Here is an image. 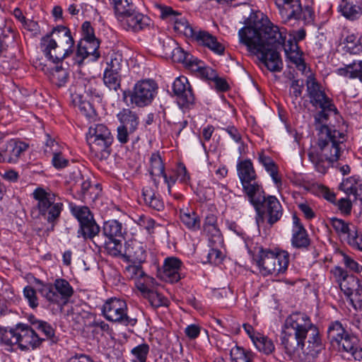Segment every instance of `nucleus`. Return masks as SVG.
<instances>
[{
    "mask_svg": "<svg viewBox=\"0 0 362 362\" xmlns=\"http://www.w3.org/2000/svg\"><path fill=\"white\" fill-rule=\"evenodd\" d=\"M280 346L295 362H313L324 350L318 329L304 313L289 315L282 327Z\"/></svg>",
    "mask_w": 362,
    "mask_h": 362,
    "instance_id": "1",
    "label": "nucleus"
},
{
    "mask_svg": "<svg viewBox=\"0 0 362 362\" xmlns=\"http://www.w3.org/2000/svg\"><path fill=\"white\" fill-rule=\"evenodd\" d=\"M317 136L316 146L311 148L308 155L315 170L325 174L332 164L339 160L345 135L327 125H322Z\"/></svg>",
    "mask_w": 362,
    "mask_h": 362,
    "instance_id": "2",
    "label": "nucleus"
},
{
    "mask_svg": "<svg viewBox=\"0 0 362 362\" xmlns=\"http://www.w3.org/2000/svg\"><path fill=\"white\" fill-rule=\"evenodd\" d=\"M285 30H281L266 19L256 21L252 25L245 26L238 32L240 42L247 46L248 50L264 47H275L284 44L286 40Z\"/></svg>",
    "mask_w": 362,
    "mask_h": 362,
    "instance_id": "3",
    "label": "nucleus"
},
{
    "mask_svg": "<svg viewBox=\"0 0 362 362\" xmlns=\"http://www.w3.org/2000/svg\"><path fill=\"white\" fill-rule=\"evenodd\" d=\"M33 197L37 201V204L32 210V215L37 212L35 218H42L54 226L64 209L60 198L50 190L42 187L36 188Z\"/></svg>",
    "mask_w": 362,
    "mask_h": 362,
    "instance_id": "4",
    "label": "nucleus"
},
{
    "mask_svg": "<svg viewBox=\"0 0 362 362\" xmlns=\"http://www.w3.org/2000/svg\"><path fill=\"white\" fill-rule=\"evenodd\" d=\"M253 259L262 275H278L287 269L289 255L286 251L277 252L260 247L254 255Z\"/></svg>",
    "mask_w": 362,
    "mask_h": 362,
    "instance_id": "5",
    "label": "nucleus"
},
{
    "mask_svg": "<svg viewBox=\"0 0 362 362\" xmlns=\"http://www.w3.org/2000/svg\"><path fill=\"white\" fill-rule=\"evenodd\" d=\"M249 201L257 211V225L266 221L269 225L273 226L281 219L283 215L282 206L277 198L274 196L266 197L263 190L250 197Z\"/></svg>",
    "mask_w": 362,
    "mask_h": 362,
    "instance_id": "6",
    "label": "nucleus"
},
{
    "mask_svg": "<svg viewBox=\"0 0 362 362\" xmlns=\"http://www.w3.org/2000/svg\"><path fill=\"white\" fill-rule=\"evenodd\" d=\"M90 151L100 160L106 159L111 153L113 136L104 124H93L90 126L86 135Z\"/></svg>",
    "mask_w": 362,
    "mask_h": 362,
    "instance_id": "7",
    "label": "nucleus"
},
{
    "mask_svg": "<svg viewBox=\"0 0 362 362\" xmlns=\"http://www.w3.org/2000/svg\"><path fill=\"white\" fill-rule=\"evenodd\" d=\"M35 282L40 285L37 291L42 297L49 303L64 306L69 302L74 294V288L69 282L64 279H57L53 284H45L41 280L35 279Z\"/></svg>",
    "mask_w": 362,
    "mask_h": 362,
    "instance_id": "8",
    "label": "nucleus"
},
{
    "mask_svg": "<svg viewBox=\"0 0 362 362\" xmlns=\"http://www.w3.org/2000/svg\"><path fill=\"white\" fill-rule=\"evenodd\" d=\"M128 69V63L119 52H112L107 58L103 81L110 89L117 90L120 88L122 76Z\"/></svg>",
    "mask_w": 362,
    "mask_h": 362,
    "instance_id": "9",
    "label": "nucleus"
},
{
    "mask_svg": "<svg viewBox=\"0 0 362 362\" xmlns=\"http://www.w3.org/2000/svg\"><path fill=\"white\" fill-rule=\"evenodd\" d=\"M70 210L79 223V228L77 231L78 238L82 237L86 240H92L98 236L100 227L88 206L73 205L71 206Z\"/></svg>",
    "mask_w": 362,
    "mask_h": 362,
    "instance_id": "10",
    "label": "nucleus"
},
{
    "mask_svg": "<svg viewBox=\"0 0 362 362\" xmlns=\"http://www.w3.org/2000/svg\"><path fill=\"white\" fill-rule=\"evenodd\" d=\"M102 313L108 321L124 326H134L137 322L136 319L128 316L127 303L120 298L107 299L103 305Z\"/></svg>",
    "mask_w": 362,
    "mask_h": 362,
    "instance_id": "11",
    "label": "nucleus"
},
{
    "mask_svg": "<svg viewBox=\"0 0 362 362\" xmlns=\"http://www.w3.org/2000/svg\"><path fill=\"white\" fill-rule=\"evenodd\" d=\"M237 170L243 192L249 199L263 190L262 186L256 181L257 174L250 160L240 161L237 165Z\"/></svg>",
    "mask_w": 362,
    "mask_h": 362,
    "instance_id": "12",
    "label": "nucleus"
},
{
    "mask_svg": "<svg viewBox=\"0 0 362 362\" xmlns=\"http://www.w3.org/2000/svg\"><path fill=\"white\" fill-rule=\"evenodd\" d=\"M157 89V84L153 80L138 81L129 93L131 104L139 107L149 105L156 95Z\"/></svg>",
    "mask_w": 362,
    "mask_h": 362,
    "instance_id": "13",
    "label": "nucleus"
},
{
    "mask_svg": "<svg viewBox=\"0 0 362 362\" xmlns=\"http://www.w3.org/2000/svg\"><path fill=\"white\" fill-rule=\"evenodd\" d=\"M281 18L288 21L291 19H313V11L309 6L302 8L300 0H275Z\"/></svg>",
    "mask_w": 362,
    "mask_h": 362,
    "instance_id": "14",
    "label": "nucleus"
},
{
    "mask_svg": "<svg viewBox=\"0 0 362 362\" xmlns=\"http://www.w3.org/2000/svg\"><path fill=\"white\" fill-rule=\"evenodd\" d=\"M306 91L309 101L314 107L316 109L332 108V100L312 75H310L306 80Z\"/></svg>",
    "mask_w": 362,
    "mask_h": 362,
    "instance_id": "15",
    "label": "nucleus"
},
{
    "mask_svg": "<svg viewBox=\"0 0 362 362\" xmlns=\"http://www.w3.org/2000/svg\"><path fill=\"white\" fill-rule=\"evenodd\" d=\"M138 290L141 291L144 298L148 299L153 307L168 306V299L158 291L153 278H147L146 281L143 283L139 282Z\"/></svg>",
    "mask_w": 362,
    "mask_h": 362,
    "instance_id": "16",
    "label": "nucleus"
},
{
    "mask_svg": "<svg viewBox=\"0 0 362 362\" xmlns=\"http://www.w3.org/2000/svg\"><path fill=\"white\" fill-rule=\"evenodd\" d=\"M18 346L21 350H28L39 346L44 339H41L30 326L18 324Z\"/></svg>",
    "mask_w": 362,
    "mask_h": 362,
    "instance_id": "17",
    "label": "nucleus"
},
{
    "mask_svg": "<svg viewBox=\"0 0 362 362\" xmlns=\"http://www.w3.org/2000/svg\"><path fill=\"white\" fill-rule=\"evenodd\" d=\"M274 47H264L259 50L257 49L248 50L257 54L261 62L271 71H280L282 69V62L280 55Z\"/></svg>",
    "mask_w": 362,
    "mask_h": 362,
    "instance_id": "18",
    "label": "nucleus"
},
{
    "mask_svg": "<svg viewBox=\"0 0 362 362\" xmlns=\"http://www.w3.org/2000/svg\"><path fill=\"white\" fill-rule=\"evenodd\" d=\"M274 47H264L259 50L257 49L248 50L257 54L261 62L271 71H280L282 69V62L280 55Z\"/></svg>",
    "mask_w": 362,
    "mask_h": 362,
    "instance_id": "19",
    "label": "nucleus"
},
{
    "mask_svg": "<svg viewBox=\"0 0 362 362\" xmlns=\"http://www.w3.org/2000/svg\"><path fill=\"white\" fill-rule=\"evenodd\" d=\"M40 45L46 57L53 62H59L72 54L64 48H60L55 39L50 37V35L42 37Z\"/></svg>",
    "mask_w": 362,
    "mask_h": 362,
    "instance_id": "20",
    "label": "nucleus"
},
{
    "mask_svg": "<svg viewBox=\"0 0 362 362\" xmlns=\"http://www.w3.org/2000/svg\"><path fill=\"white\" fill-rule=\"evenodd\" d=\"M174 93L178 97L179 103L183 107H188L194 102V95L191 86L185 76L177 78L173 86Z\"/></svg>",
    "mask_w": 362,
    "mask_h": 362,
    "instance_id": "21",
    "label": "nucleus"
},
{
    "mask_svg": "<svg viewBox=\"0 0 362 362\" xmlns=\"http://www.w3.org/2000/svg\"><path fill=\"white\" fill-rule=\"evenodd\" d=\"M124 28L127 30L139 32L149 28L151 20L147 16L134 9L121 19Z\"/></svg>",
    "mask_w": 362,
    "mask_h": 362,
    "instance_id": "22",
    "label": "nucleus"
},
{
    "mask_svg": "<svg viewBox=\"0 0 362 362\" xmlns=\"http://www.w3.org/2000/svg\"><path fill=\"white\" fill-rule=\"evenodd\" d=\"M182 262L177 257H171L165 259L160 278L171 284L176 283L181 279L180 270Z\"/></svg>",
    "mask_w": 362,
    "mask_h": 362,
    "instance_id": "23",
    "label": "nucleus"
},
{
    "mask_svg": "<svg viewBox=\"0 0 362 362\" xmlns=\"http://www.w3.org/2000/svg\"><path fill=\"white\" fill-rule=\"evenodd\" d=\"M291 244L296 248H306L310 243L306 230L296 214H293Z\"/></svg>",
    "mask_w": 362,
    "mask_h": 362,
    "instance_id": "24",
    "label": "nucleus"
},
{
    "mask_svg": "<svg viewBox=\"0 0 362 362\" xmlns=\"http://www.w3.org/2000/svg\"><path fill=\"white\" fill-rule=\"evenodd\" d=\"M123 257L128 261L141 264L146 260V247L136 240L126 243Z\"/></svg>",
    "mask_w": 362,
    "mask_h": 362,
    "instance_id": "25",
    "label": "nucleus"
},
{
    "mask_svg": "<svg viewBox=\"0 0 362 362\" xmlns=\"http://www.w3.org/2000/svg\"><path fill=\"white\" fill-rule=\"evenodd\" d=\"M47 35H50V37L55 39V42L59 45L60 48H64L73 53L74 40L70 30L67 27L64 25L57 26Z\"/></svg>",
    "mask_w": 362,
    "mask_h": 362,
    "instance_id": "26",
    "label": "nucleus"
},
{
    "mask_svg": "<svg viewBox=\"0 0 362 362\" xmlns=\"http://www.w3.org/2000/svg\"><path fill=\"white\" fill-rule=\"evenodd\" d=\"M29 146L28 144L16 140L11 139L4 148V152L6 154V162L16 163L21 156L26 151Z\"/></svg>",
    "mask_w": 362,
    "mask_h": 362,
    "instance_id": "27",
    "label": "nucleus"
},
{
    "mask_svg": "<svg viewBox=\"0 0 362 362\" xmlns=\"http://www.w3.org/2000/svg\"><path fill=\"white\" fill-rule=\"evenodd\" d=\"M194 34L192 38L199 43L209 47L216 54H222L224 52V46L218 42L216 37L209 32L197 29Z\"/></svg>",
    "mask_w": 362,
    "mask_h": 362,
    "instance_id": "28",
    "label": "nucleus"
},
{
    "mask_svg": "<svg viewBox=\"0 0 362 362\" xmlns=\"http://www.w3.org/2000/svg\"><path fill=\"white\" fill-rule=\"evenodd\" d=\"M337 344L342 351L349 354L355 360H362V346L356 337L347 334Z\"/></svg>",
    "mask_w": 362,
    "mask_h": 362,
    "instance_id": "29",
    "label": "nucleus"
},
{
    "mask_svg": "<svg viewBox=\"0 0 362 362\" xmlns=\"http://www.w3.org/2000/svg\"><path fill=\"white\" fill-rule=\"evenodd\" d=\"M203 230L210 241L214 243L221 242V233L218 226L217 216L216 215L209 214L206 216L203 224Z\"/></svg>",
    "mask_w": 362,
    "mask_h": 362,
    "instance_id": "30",
    "label": "nucleus"
},
{
    "mask_svg": "<svg viewBox=\"0 0 362 362\" xmlns=\"http://www.w3.org/2000/svg\"><path fill=\"white\" fill-rule=\"evenodd\" d=\"M340 240L346 242L352 248L362 252V233L358 232V228L353 223L340 238Z\"/></svg>",
    "mask_w": 362,
    "mask_h": 362,
    "instance_id": "31",
    "label": "nucleus"
},
{
    "mask_svg": "<svg viewBox=\"0 0 362 362\" xmlns=\"http://www.w3.org/2000/svg\"><path fill=\"white\" fill-rule=\"evenodd\" d=\"M117 118L120 122L119 126L129 129V132L137 129L139 120L135 112L130 109H123L117 114Z\"/></svg>",
    "mask_w": 362,
    "mask_h": 362,
    "instance_id": "32",
    "label": "nucleus"
},
{
    "mask_svg": "<svg viewBox=\"0 0 362 362\" xmlns=\"http://www.w3.org/2000/svg\"><path fill=\"white\" fill-rule=\"evenodd\" d=\"M258 160L264 166L267 172L269 173L275 184L277 185L281 184V178L278 174V166L273 159L262 151L258 153Z\"/></svg>",
    "mask_w": 362,
    "mask_h": 362,
    "instance_id": "33",
    "label": "nucleus"
},
{
    "mask_svg": "<svg viewBox=\"0 0 362 362\" xmlns=\"http://www.w3.org/2000/svg\"><path fill=\"white\" fill-rule=\"evenodd\" d=\"M98 237L99 236H97L95 239L92 240L97 247H100L105 246L110 255L115 257L123 256L124 253L122 252V244L121 240L115 238V240H108V241H102L98 239Z\"/></svg>",
    "mask_w": 362,
    "mask_h": 362,
    "instance_id": "34",
    "label": "nucleus"
},
{
    "mask_svg": "<svg viewBox=\"0 0 362 362\" xmlns=\"http://www.w3.org/2000/svg\"><path fill=\"white\" fill-rule=\"evenodd\" d=\"M180 218L182 223L188 229L197 230L200 228V219L194 211L182 209L180 210Z\"/></svg>",
    "mask_w": 362,
    "mask_h": 362,
    "instance_id": "35",
    "label": "nucleus"
},
{
    "mask_svg": "<svg viewBox=\"0 0 362 362\" xmlns=\"http://www.w3.org/2000/svg\"><path fill=\"white\" fill-rule=\"evenodd\" d=\"M103 234L108 240H115L122 237V225L117 220L105 221L103 227Z\"/></svg>",
    "mask_w": 362,
    "mask_h": 362,
    "instance_id": "36",
    "label": "nucleus"
},
{
    "mask_svg": "<svg viewBox=\"0 0 362 362\" xmlns=\"http://www.w3.org/2000/svg\"><path fill=\"white\" fill-rule=\"evenodd\" d=\"M124 274L127 279H134L136 281V286L137 288L139 282L143 283L146 281L147 278H151L146 274L140 264L127 266L124 271Z\"/></svg>",
    "mask_w": 362,
    "mask_h": 362,
    "instance_id": "37",
    "label": "nucleus"
},
{
    "mask_svg": "<svg viewBox=\"0 0 362 362\" xmlns=\"http://www.w3.org/2000/svg\"><path fill=\"white\" fill-rule=\"evenodd\" d=\"M337 74L350 78H357L362 82V61H359L358 63L354 62L343 68L338 69Z\"/></svg>",
    "mask_w": 362,
    "mask_h": 362,
    "instance_id": "38",
    "label": "nucleus"
},
{
    "mask_svg": "<svg viewBox=\"0 0 362 362\" xmlns=\"http://www.w3.org/2000/svg\"><path fill=\"white\" fill-rule=\"evenodd\" d=\"M172 23L174 24L175 31L184 34L187 37L191 38L195 35L194 33L197 28H192L180 13H179Z\"/></svg>",
    "mask_w": 362,
    "mask_h": 362,
    "instance_id": "39",
    "label": "nucleus"
},
{
    "mask_svg": "<svg viewBox=\"0 0 362 362\" xmlns=\"http://www.w3.org/2000/svg\"><path fill=\"white\" fill-rule=\"evenodd\" d=\"M230 362H253V354L240 346H235L230 351Z\"/></svg>",
    "mask_w": 362,
    "mask_h": 362,
    "instance_id": "40",
    "label": "nucleus"
},
{
    "mask_svg": "<svg viewBox=\"0 0 362 362\" xmlns=\"http://www.w3.org/2000/svg\"><path fill=\"white\" fill-rule=\"evenodd\" d=\"M142 196L145 203L153 209L162 211L164 209L163 201L155 194L152 189L149 187L143 189Z\"/></svg>",
    "mask_w": 362,
    "mask_h": 362,
    "instance_id": "41",
    "label": "nucleus"
},
{
    "mask_svg": "<svg viewBox=\"0 0 362 362\" xmlns=\"http://www.w3.org/2000/svg\"><path fill=\"white\" fill-rule=\"evenodd\" d=\"M253 344L259 351L265 354H270L275 349L272 340L260 333H257V337L253 338Z\"/></svg>",
    "mask_w": 362,
    "mask_h": 362,
    "instance_id": "42",
    "label": "nucleus"
},
{
    "mask_svg": "<svg viewBox=\"0 0 362 362\" xmlns=\"http://www.w3.org/2000/svg\"><path fill=\"white\" fill-rule=\"evenodd\" d=\"M0 342L9 346L18 344V325H16L14 329L9 330L0 327Z\"/></svg>",
    "mask_w": 362,
    "mask_h": 362,
    "instance_id": "43",
    "label": "nucleus"
},
{
    "mask_svg": "<svg viewBox=\"0 0 362 362\" xmlns=\"http://www.w3.org/2000/svg\"><path fill=\"white\" fill-rule=\"evenodd\" d=\"M329 226L333 228L337 236L340 238L344 234L347 228L351 224V222L346 221L337 217H330L327 218Z\"/></svg>",
    "mask_w": 362,
    "mask_h": 362,
    "instance_id": "44",
    "label": "nucleus"
},
{
    "mask_svg": "<svg viewBox=\"0 0 362 362\" xmlns=\"http://www.w3.org/2000/svg\"><path fill=\"white\" fill-rule=\"evenodd\" d=\"M347 334L341 324L338 321L332 323L327 330L328 338L331 341H336L337 343L341 340Z\"/></svg>",
    "mask_w": 362,
    "mask_h": 362,
    "instance_id": "45",
    "label": "nucleus"
},
{
    "mask_svg": "<svg viewBox=\"0 0 362 362\" xmlns=\"http://www.w3.org/2000/svg\"><path fill=\"white\" fill-rule=\"evenodd\" d=\"M150 174L152 177L160 176L165 173V167L161 157L158 153H153L150 158Z\"/></svg>",
    "mask_w": 362,
    "mask_h": 362,
    "instance_id": "46",
    "label": "nucleus"
},
{
    "mask_svg": "<svg viewBox=\"0 0 362 362\" xmlns=\"http://www.w3.org/2000/svg\"><path fill=\"white\" fill-rule=\"evenodd\" d=\"M69 78V73L66 69H63L62 66H57L52 69L50 74L51 81L57 86L62 87L65 85Z\"/></svg>",
    "mask_w": 362,
    "mask_h": 362,
    "instance_id": "47",
    "label": "nucleus"
},
{
    "mask_svg": "<svg viewBox=\"0 0 362 362\" xmlns=\"http://www.w3.org/2000/svg\"><path fill=\"white\" fill-rule=\"evenodd\" d=\"M342 15L348 19H355L362 13V7L358 4H354L352 1H349L341 6Z\"/></svg>",
    "mask_w": 362,
    "mask_h": 362,
    "instance_id": "48",
    "label": "nucleus"
},
{
    "mask_svg": "<svg viewBox=\"0 0 362 362\" xmlns=\"http://www.w3.org/2000/svg\"><path fill=\"white\" fill-rule=\"evenodd\" d=\"M346 51L352 54H358L362 52V43L356 35L351 34L346 36L344 41Z\"/></svg>",
    "mask_w": 362,
    "mask_h": 362,
    "instance_id": "49",
    "label": "nucleus"
},
{
    "mask_svg": "<svg viewBox=\"0 0 362 362\" xmlns=\"http://www.w3.org/2000/svg\"><path fill=\"white\" fill-rule=\"evenodd\" d=\"M341 255V262L345 266L347 272L359 274L362 272V265L359 264L352 257L342 251L339 252Z\"/></svg>",
    "mask_w": 362,
    "mask_h": 362,
    "instance_id": "50",
    "label": "nucleus"
},
{
    "mask_svg": "<svg viewBox=\"0 0 362 362\" xmlns=\"http://www.w3.org/2000/svg\"><path fill=\"white\" fill-rule=\"evenodd\" d=\"M149 349V346L146 343L139 344L133 348L131 350L133 362H146Z\"/></svg>",
    "mask_w": 362,
    "mask_h": 362,
    "instance_id": "51",
    "label": "nucleus"
},
{
    "mask_svg": "<svg viewBox=\"0 0 362 362\" xmlns=\"http://www.w3.org/2000/svg\"><path fill=\"white\" fill-rule=\"evenodd\" d=\"M78 43L82 46V48L87 51L90 56L93 57L94 60L100 57V52H98L100 42L98 40H81Z\"/></svg>",
    "mask_w": 362,
    "mask_h": 362,
    "instance_id": "52",
    "label": "nucleus"
},
{
    "mask_svg": "<svg viewBox=\"0 0 362 362\" xmlns=\"http://www.w3.org/2000/svg\"><path fill=\"white\" fill-rule=\"evenodd\" d=\"M320 110H321L319 111L317 113H316L314 117L315 128L318 132H319V128L322 125H326L325 124V122H327L329 118V112H334L335 113L337 112V108L335 107V106L333 103H332V108L320 109Z\"/></svg>",
    "mask_w": 362,
    "mask_h": 362,
    "instance_id": "53",
    "label": "nucleus"
},
{
    "mask_svg": "<svg viewBox=\"0 0 362 362\" xmlns=\"http://www.w3.org/2000/svg\"><path fill=\"white\" fill-rule=\"evenodd\" d=\"M85 92L93 102H101L103 94L100 86L95 83H88L85 87Z\"/></svg>",
    "mask_w": 362,
    "mask_h": 362,
    "instance_id": "54",
    "label": "nucleus"
},
{
    "mask_svg": "<svg viewBox=\"0 0 362 362\" xmlns=\"http://www.w3.org/2000/svg\"><path fill=\"white\" fill-rule=\"evenodd\" d=\"M37 329L45 334V337L50 339L52 342L56 343L57 339L54 335V329L46 322L36 321Z\"/></svg>",
    "mask_w": 362,
    "mask_h": 362,
    "instance_id": "55",
    "label": "nucleus"
},
{
    "mask_svg": "<svg viewBox=\"0 0 362 362\" xmlns=\"http://www.w3.org/2000/svg\"><path fill=\"white\" fill-rule=\"evenodd\" d=\"M302 55L303 52L300 50H298L296 52L290 53V54L287 55L286 57L291 63L296 65V68L299 71L304 72L306 69V64L302 57Z\"/></svg>",
    "mask_w": 362,
    "mask_h": 362,
    "instance_id": "56",
    "label": "nucleus"
},
{
    "mask_svg": "<svg viewBox=\"0 0 362 362\" xmlns=\"http://www.w3.org/2000/svg\"><path fill=\"white\" fill-rule=\"evenodd\" d=\"M23 295L32 308H35L38 306V298L36 295V291L32 286H25L23 289Z\"/></svg>",
    "mask_w": 362,
    "mask_h": 362,
    "instance_id": "57",
    "label": "nucleus"
},
{
    "mask_svg": "<svg viewBox=\"0 0 362 362\" xmlns=\"http://www.w3.org/2000/svg\"><path fill=\"white\" fill-rule=\"evenodd\" d=\"M184 60L185 66L192 71L197 72L204 66V62L198 59L190 54L187 55Z\"/></svg>",
    "mask_w": 362,
    "mask_h": 362,
    "instance_id": "58",
    "label": "nucleus"
},
{
    "mask_svg": "<svg viewBox=\"0 0 362 362\" xmlns=\"http://www.w3.org/2000/svg\"><path fill=\"white\" fill-rule=\"evenodd\" d=\"M335 206H337L341 214L344 216H349L351 213L352 203L351 201L347 198H341L338 201H335Z\"/></svg>",
    "mask_w": 362,
    "mask_h": 362,
    "instance_id": "59",
    "label": "nucleus"
},
{
    "mask_svg": "<svg viewBox=\"0 0 362 362\" xmlns=\"http://www.w3.org/2000/svg\"><path fill=\"white\" fill-rule=\"evenodd\" d=\"M69 160L62 153L61 150L52 155V163L57 169H62L68 166Z\"/></svg>",
    "mask_w": 362,
    "mask_h": 362,
    "instance_id": "60",
    "label": "nucleus"
},
{
    "mask_svg": "<svg viewBox=\"0 0 362 362\" xmlns=\"http://www.w3.org/2000/svg\"><path fill=\"white\" fill-rule=\"evenodd\" d=\"M61 150V147L59 144L53 139L50 138L47 135V139L45 142L44 152L47 156L54 155L57 152Z\"/></svg>",
    "mask_w": 362,
    "mask_h": 362,
    "instance_id": "61",
    "label": "nucleus"
},
{
    "mask_svg": "<svg viewBox=\"0 0 362 362\" xmlns=\"http://www.w3.org/2000/svg\"><path fill=\"white\" fill-rule=\"evenodd\" d=\"M98 185L93 186L88 180H84L81 184V193L83 199H93V190L96 189Z\"/></svg>",
    "mask_w": 362,
    "mask_h": 362,
    "instance_id": "62",
    "label": "nucleus"
},
{
    "mask_svg": "<svg viewBox=\"0 0 362 362\" xmlns=\"http://www.w3.org/2000/svg\"><path fill=\"white\" fill-rule=\"evenodd\" d=\"M160 16L163 19L172 22L179 14V12L173 10L170 6H160Z\"/></svg>",
    "mask_w": 362,
    "mask_h": 362,
    "instance_id": "63",
    "label": "nucleus"
},
{
    "mask_svg": "<svg viewBox=\"0 0 362 362\" xmlns=\"http://www.w3.org/2000/svg\"><path fill=\"white\" fill-rule=\"evenodd\" d=\"M331 273L333 274L336 281L340 284L342 281H345L348 277V272L347 270L343 269L339 266L334 267L332 270Z\"/></svg>",
    "mask_w": 362,
    "mask_h": 362,
    "instance_id": "64",
    "label": "nucleus"
}]
</instances>
